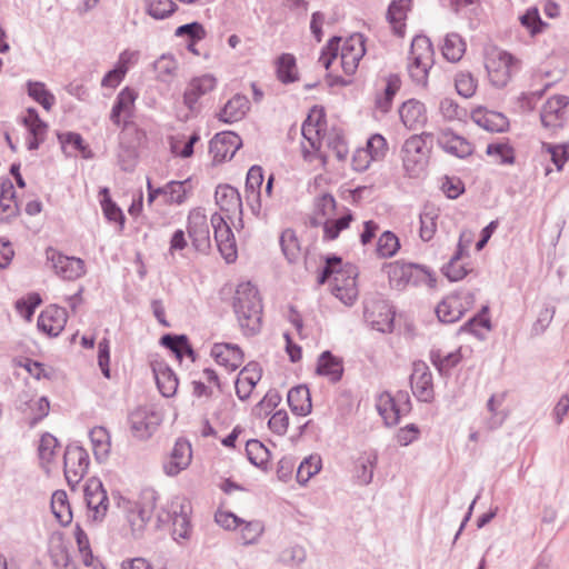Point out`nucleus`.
<instances>
[{
	"instance_id": "nucleus-1",
	"label": "nucleus",
	"mask_w": 569,
	"mask_h": 569,
	"mask_svg": "<svg viewBox=\"0 0 569 569\" xmlns=\"http://www.w3.org/2000/svg\"><path fill=\"white\" fill-rule=\"evenodd\" d=\"M342 259L339 256L330 254L326 257L325 266L319 276L318 283L323 284L332 277L331 291L346 306H352L358 298L357 268L347 264L341 268Z\"/></svg>"
},
{
	"instance_id": "nucleus-2",
	"label": "nucleus",
	"mask_w": 569,
	"mask_h": 569,
	"mask_svg": "<svg viewBox=\"0 0 569 569\" xmlns=\"http://www.w3.org/2000/svg\"><path fill=\"white\" fill-rule=\"evenodd\" d=\"M233 310L246 333L256 335L260 330L262 302L259 291L251 282H242L236 289Z\"/></svg>"
},
{
	"instance_id": "nucleus-3",
	"label": "nucleus",
	"mask_w": 569,
	"mask_h": 569,
	"mask_svg": "<svg viewBox=\"0 0 569 569\" xmlns=\"http://www.w3.org/2000/svg\"><path fill=\"white\" fill-rule=\"evenodd\" d=\"M428 138H432V133L413 134L402 146L403 169L411 178H418L426 169L430 153V148L426 142Z\"/></svg>"
},
{
	"instance_id": "nucleus-4",
	"label": "nucleus",
	"mask_w": 569,
	"mask_h": 569,
	"mask_svg": "<svg viewBox=\"0 0 569 569\" xmlns=\"http://www.w3.org/2000/svg\"><path fill=\"white\" fill-rule=\"evenodd\" d=\"M190 512V502L184 498L174 497L162 508L161 512L158 515V520L161 523H172V536L174 540L188 539L191 533Z\"/></svg>"
},
{
	"instance_id": "nucleus-5",
	"label": "nucleus",
	"mask_w": 569,
	"mask_h": 569,
	"mask_svg": "<svg viewBox=\"0 0 569 569\" xmlns=\"http://www.w3.org/2000/svg\"><path fill=\"white\" fill-rule=\"evenodd\" d=\"M518 60L503 50L493 51L486 60V69L491 83L497 88H503L510 81L512 74L518 71Z\"/></svg>"
},
{
	"instance_id": "nucleus-6",
	"label": "nucleus",
	"mask_w": 569,
	"mask_h": 569,
	"mask_svg": "<svg viewBox=\"0 0 569 569\" xmlns=\"http://www.w3.org/2000/svg\"><path fill=\"white\" fill-rule=\"evenodd\" d=\"M90 458L88 451L78 443L66 447L63 471L68 486L74 489L88 472Z\"/></svg>"
},
{
	"instance_id": "nucleus-7",
	"label": "nucleus",
	"mask_w": 569,
	"mask_h": 569,
	"mask_svg": "<svg viewBox=\"0 0 569 569\" xmlns=\"http://www.w3.org/2000/svg\"><path fill=\"white\" fill-rule=\"evenodd\" d=\"M213 229V237L217 247L227 263H232L238 257L237 244L234 234L226 221V219L218 212H214L210 219Z\"/></svg>"
},
{
	"instance_id": "nucleus-8",
	"label": "nucleus",
	"mask_w": 569,
	"mask_h": 569,
	"mask_svg": "<svg viewBox=\"0 0 569 569\" xmlns=\"http://www.w3.org/2000/svg\"><path fill=\"white\" fill-rule=\"evenodd\" d=\"M363 317L373 330L386 333L393 329L395 312L382 299L366 301Z\"/></svg>"
},
{
	"instance_id": "nucleus-9",
	"label": "nucleus",
	"mask_w": 569,
	"mask_h": 569,
	"mask_svg": "<svg viewBox=\"0 0 569 569\" xmlns=\"http://www.w3.org/2000/svg\"><path fill=\"white\" fill-rule=\"evenodd\" d=\"M410 386L417 400L430 403L435 399L432 373L423 361L413 362Z\"/></svg>"
},
{
	"instance_id": "nucleus-10",
	"label": "nucleus",
	"mask_w": 569,
	"mask_h": 569,
	"mask_svg": "<svg viewBox=\"0 0 569 569\" xmlns=\"http://www.w3.org/2000/svg\"><path fill=\"white\" fill-rule=\"evenodd\" d=\"M46 257L56 273L66 280H76L86 273L84 261L80 258L64 256L53 248L46 250Z\"/></svg>"
},
{
	"instance_id": "nucleus-11",
	"label": "nucleus",
	"mask_w": 569,
	"mask_h": 569,
	"mask_svg": "<svg viewBox=\"0 0 569 569\" xmlns=\"http://www.w3.org/2000/svg\"><path fill=\"white\" fill-rule=\"evenodd\" d=\"M366 39L361 33H353L347 38L340 52L341 67L346 74L352 76L366 53Z\"/></svg>"
},
{
	"instance_id": "nucleus-12",
	"label": "nucleus",
	"mask_w": 569,
	"mask_h": 569,
	"mask_svg": "<svg viewBox=\"0 0 569 569\" xmlns=\"http://www.w3.org/2000/svg\"><path fill=\"white\" fill-rule=\"evenodd\" d=\"M242 146L241 138L232 131H222L214 134L209 143V152L214 162L231 160Z\"/></svg>"
},
{
	"instance_id": "nucleus-13",
	"label": "nucleus",
	"mask_w": 569,
	"mask_h": 569,
	"mask_svg": "<svg viewBox=\"0 0 569 569\" xmlns=\"http://www.w3.org/2000/svg\"><path fill=\"white\" fill-rule=\"evenodd\" d=\"M191 459V443L186 438H178L163 462V471L167 476L174 477L190 466Z\"/></svg>"
},
{
	"instance_id": "nucleus-14",
	"label": "nucleus",
	"mask_w": 569,
	"mask_h": 569,
	"mask_svg": "<svg viewBox=\"0 0 569 569\" xmlns=\"http://www.w3.org/2000/svg\"><path fill=\"white\" fill-rule=\"evenodd\" d=\"M160 421V416L148 407H139L129 415L131 430L140 439L151 437Z\"/></svg>"
},
{
	"instance_id": "nucleus-15",
	"label": "nucleus",
	"mask_w": 569,
	"mask_h": 569,
	"mask_svg": "<svg viewBox=\"0 0 569 569\" xmlns=\"http://www.w3.org/2000/svg\"><path fill=\"white\" fill-rule=\"evenodd\" d=\"M138 98V93L130 87H124L117 94L113 106L110 112V121L120 127L127 124L133 117L134 103Z\"/></svg>"
},
{
	"instance_id": "nucleus-16",
	"label": "nucleus",
	"mask_w": 569,
	"mask_h": 569,
	"mask_svg": "<svg viewBox=\"0 0 569 569\" xmlns=\"http://www.w3.org/2000/svg\"><path fill=\"white\" fill-rule=\"evenodd\" d=\"M158 495L153 489H146L141 493V501L128 513V521L132 530H142L156 509Z\"/></svg>"
},
{
	"instance_id": "nucleus-17",
	"label": "nucleus",
	"mask_w": 569,
	"mask_h": 569,
	"mask_svg": "<svg viewBox=\"0 0 569 569\" xmlns=\"http://www.w3.org/2000/svg\"><path fill=\"white\" fill-rule=\"evenodd\" d=\"M214 200L221 211L226 212L228 219L238 216L242 220V200L237 188L230 184H219L216 188Z\"/></svg>"
},
{
	"instance_id": "nucleus-18",
	"label": "nucleus",
	"mask_w": 569,
	"mask_h": 569,
	"mask_svg": "<svg viewBox=\"0 0 569 569\" xmlns=\"http://www.w3.org/2000/svg\"><path fill=\"white\" fill-rule=\"evenodd\" d=\"M210 355L219 366H223L229 371H236L244 359L241 348L231 342L214 343L211 347Z\"/></svg>"
},
{
	"instance_id": "nucleus-19",
	"label": "nucleus",
	"mask_w": 569,
	"mask_h": 569,
	"mask_svg": "<svg viewBox=\"0 0 569 569\" xmlns=\"http://www.w3.org/2000/svg\"><path fill=\"white\" fill-rule=\"evenodd\" d=\"M188 234L197 250H203L210 246V231L207 217L201 210H192L188 216Z\"/></svg>"
},
{
	"instance_id": "nucleus-20",
	"label": "nucleus",
	"mask_w": 569,
	"mask_h": 569,
	"mask_svg": "<svg viewBox=\"0 0 569 569\" xmlns=\"http://www.w3.org/2000/svg\"><path fill=\"white\" fill-rule=\"evenodd\" d=\"M437 143L445 152L460 159H465L473 152L472 143L450 129L439 132Z\"/></svg>"
},
{
	"instance_id": "nucleus-21",
	"label": "nucleus",
	"mask_w": 569,
	"mask_h": 569,
	"mask_svg": "<svg viewBox=\"0 0 569 569\" xmlns=\"http://www.w3.org/2000/svg\"><path fill=\"white\" fill-rule=\"evenodd\" d=\"M470 242L471 238L468 237L466 239V233L462 232L460 234L459 242L453 256L450 258L448 263L442 267V273L450 281H459L468 274L469 270L467 269L466 264L461 262V260L465 256H468V247Z\"/></svg>"
},
{
	"instance_id": "nucleus-22",
	"label": "nucleus",
	"mask_w": 569,
	"mask_h": 569,
	"mask_svg": "<svg viewBox=\"0 0 569 569\" xmlns=\"http://www.w3.org/2000/svg\"><path fill=\"white\" fill-rule=\"evenodd\" d=\"M67 311L64 308L52 305L46 308L38 317L37 326L40 331L50 337H57L67 323Z\"/></svg>"
},
{
	"instance_id": "nucleus-23",
	"label": "nucleus",
	"mask_w": 569,
	"mask_h": 569,
	"mask_svg": "<svg viewBox=\"0 0 569 569\" xmlns=\"http://www.w3.org/2000/svg\"><path fill=\"white\" fill-rule=\"evenodd\" d=\"M569 103L567 96H553L543 104L540 119L546 128L556 129L562 126L566 108Z\"/></svg>"
},
{
	"instance_id": "nucleus-24",
	"label": "nucleus",
	"mask_w": 569,
	"mask_h": 569,
	"mask_svg": "<svg viewBox=\"0 0 569 569\" xmlns=\"http://www.w3.org/2000/svg\"><path fill=\"white\" fill-rule=\"evenodd\" d=\"M22 123L30 136L27 140L28 150H38L40 144L44 141L48 124L40 119L34 108L27 109V114L22 118Z\"/></svg>"
},
{
	"instance_id": "nucleus-25",
	"label": "nucleus",
	"mask_w": 569,
	"mask_h": 569,
	"mask_svg": "<svg viewBox=\"0 0 569 569\" xmlns=\"http://www.w3.org/2000/svg\"><path fill=\"white\" fill-rule=\"evenodd\" d=\"M261 368L254 361L249 362L241 369L234 383L236 393L240 400H246L250 397L253 388L261 379Z\"/></svg>"
},
{
	"instance_id": "nucleus-26",
	"label": "nucleus",
	"mask_w": 569,
	"mask_h": 569,
	"mask_svg": "<svg viewBox=\"0 0 569 569\" xmlns=\"http://www.w3.org/2000/svg\"><path fill=\"white\" fill-rule=\"evenodd\" d=\"M353 220V214L351 210L345 209V212L339 218H327L325 220L320 218H311L310 224L312 227H322L323 229V240L332 241L336 240L341 231L349 228L351 221Z\"/></svg>"
},
{
	"instance_id": "nucleus-27",
	"label": "nucleus",
	"mask_w": 569,
	"mask_h": 569,
	"mask_svg": "<svg viewBox=\"0 0 569 569\" xmlns=\"http://www.w3.org/2000/svg\"><path fill=\"white\" fill-rule=\"evenodd\" d=\"M402 123L410 130H417L427 121L425 104L418 100L411 99L402 103L399 109Z\"/></svg>"
},
{
	"instance_id": "nucleus-28",
	"label": "nucleus",
	"mask_w": 569,
	"mask_h": 569,
	"mask_svg": "<svg viewBox=\"0 0 569 569\" xmlns=\"http://www.w3.org/2000/svg\"><path fill=\"white\" fill-rule=\"evenodd\" d=\"M250 109V101L244 94L237 93L227 101L218 113L220 121L233 123L242 120Z\"/></svg>"
},
{
	"instance_id": "nucleus-29",
	"label": "nucleus",
	"mask_w": 569,
	"mask_h": 569,
	"mask_svg": "<svg viewBox=\"0 0 569 569\" xmlns=\"http://www.w3.org/2000/svg\"><path fill=\"white\" fill-rule=\"evenodd\" d=\"M343 371L342 359L331 351L326 350L319 356L316 369L319 376L327 377L330 382L336 383L341 380Z\"/></svg>"
},
{
	"instance_id": "nucleus-30",
	"label": "nucleus",
	"mask_w": 569,
	"mask_h": 569,
	"mask_svg": "<svg viewBox=\"0 0 569 569\" xmlns=\"http://www.w3.org/2000/svg\"><path fill=\"white\" fill-rule=\"evenodd\" d=\"M460 295H450L443 298L436 308V315L442 323H453L465 313Z\"/></svg>"
},
{
	"instance_id": "nucleus-31",
	"label": "nucleus",
	"mask_w": 569,
	"mask_h": 569,
	"mask_svg": "<svg viewBox=\"0 0 569 569\" xmlns=\"http://www.w3.org/2000/svg\"><path fill=\"white\" fill-rule=\"evenodd\" d=\"M412 0H392L387 10V20L395 34L403 37L407 14L411 10Z\"/></svg>"
},
{
	"instance_id": "nucleus-32",
	"label": "nucleus",
	"mask_w": 569,
	"mask_h": 569,
	"mask_svg": "<svg viewBox=\"0 0 569 569\" xmlns=\"http://www.w3.org/2000/svg\"><path fill=\"white\" fill-rule=\"evenodd\" d=\"M153 375L160 393L170 398L176 395L179 380L174 371L164 362L153 366Z\"/></svg>"
},
{
	"instance_id": "nucleus-33",
	"label": "nucleus",
	"mask_w": 569,
	"mask_h": 569,
	"mask_svg": "<svg viewBox=\"0 0 569 569\" xmlns=\"http://www.w3.org/2000/svg\"><path fill=\"white\" fill-rule=\"evenodd\" d=\"M471 118L479 127L489 132H503L509 126L507 117L496 111L478 109L472 112Z\"/></svg>"
},
{
	"instance_id": "nucleus-34",
	"label": "nucleus",
	"mask_w": 569,
	"mask_h": 569,
	"mask_svg": "<svg viewBox=\"0 0 569 569\" xmlns=\"http://www.w3.org/2000/svg\"><path fill=\"white\" fill-rule=\"evenodd\" d=\"M383 269L386 270L390 286L397 290H403L410 286V270H412V263L403 261H393L386 263Z\"/></svg>"
},
{
	"instance_id": "nucleus-35",
	"label": "nucleus",
	"mask_w": 569,
	"mask_h": 569,
	"mask_svg": "<svg viewBox=\"0 0 569 569\" xmlns=\"http://www.w3.org/2000/svg\"><path fill=\"white\" fill-rule=\"evenodd\" d=\"M291 411L298 416H307L311 412V397L306 386H297L289 390L287 396Z\"/></svg>"
},
{
	"instance_id": "nucleus-36",
	"label": "nucleus",
	"mask_w": 569,
	"mask_h": 569,
	"mask_svg": "<svg viewBox=\"0 0 569 569\" xmlns=\"http://www.w3.org/2000/svg\"><path fill=\"white\" fill-rule=\"evenodd\" d=\"M89 438L96 460L99 462L104 461L109 457L111 449L109 431L102 426H97L90 430Z\"/></svg>"
},
{
	"instance_id": "nucleus-37",
	"label": "nucleus",
	"mask_w": 569,
	"mask_h": 569,
	"mask_svg": "<svg viewBox=\"0 0 569 569\" xmlns=\"http://www.w3.org/2000/svg\"><path fill=\"white\" fill-rule=\"evenodd\" d=\"M18 204L16 202V190L12 182L6 179L0 186V216L1 220L8 221L18 214Z\"/></svg>"
},
{
	"instance_id": "nucleus-38",
	"label": "nucleus",
	"mask_w": 569,
	"mask_h": 569,
	"mask_svg": "<svg viewBox=\"0 0 569 569\" xmlns=\"http://www.w3.org/2000/svg\"><path fill=\"white\" fill-rule=\"evenodd\" d=\"M431 363L441 376H448L462 359L460 349L443 353L440 349H432L429 353Z\"/></svg>"
},
{
	"instance_id": "nucleus-39",
	"label": "nucleus",
	"mask_w": 569,
	"mask_h": 569,
	"mask_svg": "<svg viewBox=\"0 0 569 569\" xmlns=\"http://www.w3.org/2000/svg\"><path fill=\"white\" fill-rule=\"evenodd\" d=\"M276 71L278 80L283 84L296 82L298 77V68L296 57L291 53H282L277 58Z\"/></svg>"
},
{
	"instance_id": "nucleus-40",
	"label": "nucleus",
	"mask_w": 569,
	"mask_h": 569,
	"mask_svg": "<svg viewBox=\"0 0 569 569\" xmlns=\"http://www.w3.org/2000/svg\"><path fill=\"white\" fill-rule=\"evenodd\" d=\"M160 343L171 350L179 359H182L183 356H188L192 360L196 359V352L190 346L186 335H163L160 339Z\"/></svg>"
},
{
	"instance_id": "nucleus-41",
	"label": "nucleus",
	"mask_w": 569,
	"mask_h": 569,
	"mask_svg": "<svg viewBox=\"0 0 569 569\" xmlns=\"http://www.w3.org/2000/svg\"><path fill=\"white\" fill-rule=\"evenodd\" d=\"M401 80L397 74H390L387 78L383 91L376 97V108L382 113L389 112L392 106L393 98L400 89Z\"/></svg>"
},
{
	"instance_id": "nucleus-42",
	"label": "nucleus",
	"mask_w": 569,
	"mask_h": 569,
	"mask_svg": "<svg viewBox=\"0 0 569 569\" xmlns=\"http://www.w3.org/2000/svg\"><path fill=\"white\" fill-rule=\"evenodd\" d=\"M378 463V453L375 450L365 452L356 468V478L360 485H369L373 479V471Z\"/></svg>"
},
{
	"instance_id": "nucleus-43",
	"label": "nucleus",
	"mask_w": 569,
	"mask_h": 569,
	"mask_svg": "<svg viewBox=\"0 0 569 569\" xmlns=\"http://www.w3.org/2000/svg\"><path fill=\"white\" fill-rule=\"evenodd\" d=\"M409 60L417 62L426 61L433 63V48L430 39L426 36H416L411 41Z\"/></svg>"
},
{
	"instance_id": "nucleus-44",
	"label": "nucleus",
	"mask_w": 569,
	"mask_h": 569,
	"mask_svg": "<svg viewBox=\"0 0 569 569\" xmlns=\"http://www.w3.org/2000/svg\"><path fill=\"white\" fill-rule=\"evenodd\" d=\"M27 91L28 96L41 104L47 111H50L56 103L54 94L47 89L43 82L29 80L27 82Z\"/></svg>"
},
{
	"instance_id": "nucleus-45",
	"label": "nucleus",
	"mask_w": 569,
	"mask_h": 569,
	"mask_svg": "<svg viewBox=\"0 0 569 569\" xmlns=\"http://www.w3.org/2000/svg\"><path fill=\"white\" fill-rule=\"evenodd\" d=\"M100 204L104 217L112 222H118L121 228L124 224V214L120 207L111 199L110 191L107 187L99 191Z\"/></svg>"
},
{
	"instance_id": "nucleus-46",
	"label": "nucleus",
	"mask_w": 569,
	"mask_h": 569,
	"mask_svg": "<svg viewBox=\"0 0 569 569\" xmlns=\"http://www.w3.org/2000/svg\"><path fill=\"white\" fill-rule=\"evenodd\" d=\"M466 51V43L458 33H448L442 46V56L449 62L459 61Z\"/></svg>"
},
{
	"instance_id": "nucleus-47",
	"label": "nucleus",
	"mask_w": 569,
	"mask_h": 569,
	"mask_svg": "<svg viewBox=\"0 0 569 569\" xmlns=\"http://www.w3.org/2000/svg\"><path fill=\"white\" fill-rule=\"evenodd\" d=\"M189 180L170 181L164 186V203L181 204L187 200L190 189Z\"/></svg>"
},
{
	"instance_id": "nucleus-48",
	"label": "nucleus",
	"mask_w": 569,
	"mask_h": 569,
	"mask_svg": "<svg viewBox=\"0 0 569 569\" xmlns=\"http://www.w3.org/2000/svg\"><path fill=\"white\" fill-rule=\"evenodd\" d=\"M178 6L172 0H146V12L154 20H164L171 17Z\"/></svg>"
},
{
	"instance_id": "nucleus-49",
	"label": "nucleus",
	"mask_w": 569,
	"mask_h": 569,
	"mask_svg": "<svg viewBox=\"0 0 569 569\" xmlns=\"http://www.w3.org/2000/svg\"><path fill=\"white\" fill-rule=\"evenodd\" d=\"M505 395H492L488 402L487 409L490 412V417L486 420V426L489 430L498 429L502 426L503 421L507 418V413L503 411H499L498 408L503 403Z\"/></svg>"
},
{
	"instance_id": "nucleus-50",
	"label": "nucleus",
	"mask_w": 569,
	"mask_h": 569,
	"mask_svg": "<svg viewBox=\"0 0 569 569\" xmlns=\"http://www.w3.org/2000/svg\"><path fill=\"white\" fill-rule=\"evenodd\" d=\"M51 509L60 523L68 525L71 521L72 515L68 502V497L64 491L57 490L52 495Z\"/></svg>"
},
{
	"instance_id": "nucleus-51",
	"label": "nucleus",
	"mask_w": 569,
	"mask_h": 569,
	"mask_svg": "<svg viewBox=\"0 0 569 569\" xmlns=\"http://www.w3.org/2000/svg\"><path fill=\"white\" fill-rule=\"evenodd\" d=\"M400 249L398 237L391 231H385L377 241L376 252L380 258H390Z\"/></svg>"
},
{
	"instance_id": "nucleus-52",
	"label": "nucleus",
	"mask_w": 569,
	"mask_h": 569,
	"mask_svg": "<svg viewBox=\"0 0 569 569\" xmlns=\"http://www.w3.org/2000/svg\"><path fill=\"white\" fill-rule=\"evenodd\" d=\"M321 470V458L319 456H309L305 458L297 470V481L301 485L307 483L311 477Z\"/></svg>"
},
{
	"instance_id": "nucleus-53",
	"label": "nucleus",
	"mask_w": 569,
	"mask_h": 569,
	"mask_svg": "<svg viewBox=\"0 0 569 569\" xmlns=\"http://www.w3.org/2000/svg\"><path fill=\"white\" fill-rule=\"evenodd\" d=\"M280 246L284 257L289 262H295L299 258L300 247L296 232L292 229H286L280 236Z\"/></svg>"
},
{
	"instance_id": "nucleus-54",
	"label": "nucleus",
	"mask_w": 569,
	"mask_h": 569,
	"mask_svg": "<svg viewBox=\"0 0 569 569\" xmlns=\"http://www.w3.org/2000/svg\"><path fill=\"white\" fill-rule=\"evenodd\" d=\"M520 22L530 32L531 36L541 33L548 26L547 22L541 19L537 7L528 8L526 12L520 17Z\"/></svg>"
},
{
	"instance_id": "nucleus-55",
	"label": "nucleus",
	"mask_w": 569,
	"mask_h": 569,
	"mask_svg": "<svg viewBox=\"0 0 569 569\" xmlns=\"http://www.w3.org/2000/svg\"><path fill=\"white\" fill-rule=\"evenodd\" d=\"M246 453L248 460L257 467L266 463L269 458V450L257 439H251L246 442Z\"/></svg>"
},
{
	"instance_id": "nucleus-56",
	"label": "nucleus",
	"mask_w": 569,
	"mask_h": 569,
	"mask_svg": "<svg viewBox=\"0 0 569 569\" xmlns=\"http://www.w3.org/2000/svg\"><path fill=\"white\" fill-rule=\"evenodd\" d=\"M337 202L332 194L323 193L316 198L315 214L312 218H320L322 220L331 218L336 213Z\"/></svg>"
},
{
	"instance_id": "nucleus-57",
	"label": "nucleus",
	"mask_w": 569,
	"mask_h": 569,
	"mask_svg": "<svg viewBox=\"0 0 569 569\" xmlns=\"http://www.w3.org/2000/svg\"><path fill=\"white\" fill-rule=\"evenodd\" d=\"M488 310L487 306L482 307L477 315L461 326L460 331L479 336V329H490V320L487 317Z\"/></svg>"
},
{
	"instance_id": "nucleus-58",
	"label": "nucleus",
	"mask_w": 569,
	"mask_h": 569,
	"mask_svg": "<svg viewBox=\"0 0 569 569\" xmlns=\"http://www.w3.org/2000/svg\"><path fill=\"white\" fill-rule=\"evenodd\" d=\"M238 528H240V538L243 545L257 542L264 529L262 522L258 520L248 522L242 520V523H240Z\"/></svg>"
},
{
	"instance_id": "nucleus-59",
	"label": "nucleus",
	"mask_w": 569,
	"mask_h": 569,
	"mask_svg": "<svg viewBox=\"0 0 569 569\" xmlns=\"http://www.w3.org/2000/svg\"><path fill=\"white\" fill-rule=\"evenodd\" d=\"M368 152V157L373 161L381 160L387 152V140L383 136L376 133L367 141V147L361 149Z\"/></svg>"
},
{
	"instance_id": "nucleus-60",
	"label": "nucleus",
	"mask_w": 569,
	"mask_h": 569,
	"mask_svg": "<svg viewBox=\"0 0 569 569\" xmlns=\"http://www.w3.org/2000/svg\"><path fill=\"white\" fill-rule=\"evenodd\" d=\"M542 148L550 154L557 170H562L565 163L569 160V144L543 143Z\"/></svg>"
},
{
	"instance_id": "nucleus-61",
	"label": "nucleus",
	"mask_w": 569,
	"mask_h": 569,
	"mask_svg": "<svg viewBox=\"0 0 569 569\" xmlns=\"http://www.w3.org/2000/svg\"><path fill=\"white\" fill-rule=\"evenodd\" d=\"M42 302L38 292H31L26 298L17 300V310L27 319L30 320L37 309Z\"/></svg>"
},
{
	"instance_id": "nucleus-62",
	"label": "nucleus",
	"mask_w": 569,
	"mask_h": 569,
	"mask_svg": "<svg viewBox=\"0 0 569 569\" xmlns=\"http://www.w3.org/2000/svg\"><path fill=\"white\" fill-rule=\"evenodd\" d=\"M433 63H427L426 61H413L410 60L408 64L409 76L413 82L419 86L426 87L428 82L429 70Z\"/></svg>"
},
{
	"instance_id": "nucleus-63",
	"label": "nucleus",
	"mask_w": 569,
	"mask_h": 569,
	"mask_svg": "<svg viewBox=\"0 0 569 569\" xmlns=\"http://www.w3.org/2000/svg\"><path fill=\"white\" fill-rule=\"evenodd\" d=\"M486 152L488 156L497 157L502 164L515 162L513 149L507 143H490L487 146Z\"/></svg>"
},
{
	"instance_id": "nucleus-64",
	"label": "nucleus",
	"mask_w": 569,
	"mask_h": 569,
	"mask_svg": "<svg viewBox=\"0 0 569 569\" xmlns=\"http://www.w3.org/2000/svg\"><path fill=\"white\" fill-rule=\"evenodd\" d=\"M174 34L177 37H188L189 41L192 40V42H199L206 37V30L200 22L193 21L179 26Z\"/></svg>"
}]
</instances>
